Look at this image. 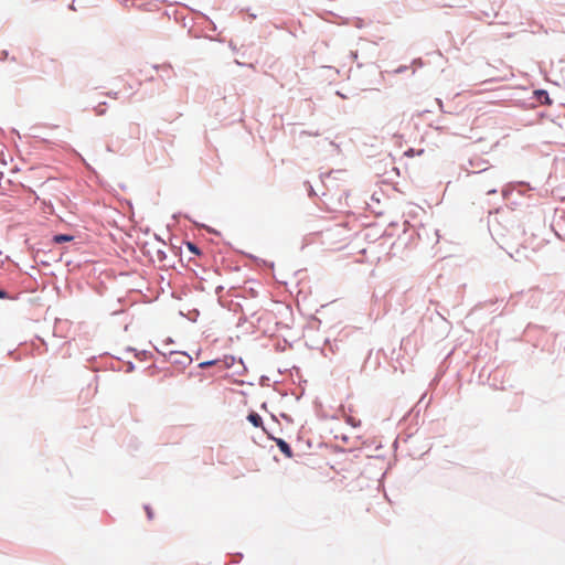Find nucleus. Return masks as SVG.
<instances>
[{
    "instance_id": "f257e3e1",
    "label": "nucleus",
    "mask_w": 565,
    "mask_h": 565,
    "mask_svg": "<svg viewBox=\"0 0 565 565\" xmlns=\"http://www.w3.org/2000/svg\"><path fill=\"white\" fill-rule=\"evenodd\" d=\"M276 445L279 450L288 458H292L294 454L290 446L284 439H276Z\"/></svg>"
},
{
    "instance_id": "6e6552de",
    "label": "nucleus",
    "mask_w": 565,
    "mask_h": 565,
    "mask_svg": "<svg viewBox=\"0 0 565 565\" xmlns=\"http://www.w3.org/2000/svg\"><path fill=\"white\" fill-rule=\"evenodd\" d=\"M405 154H406L407 157H413V156H415V151H414V149H409V150H407V151L405 152Z\"/></svg>"
},
{
    "instance_id": "0eeeda50",
    "label": "nucleus",
    "mask_w": 565,
    "mask_h": 565,
    "mask_svg": "<svg viewBox=\"0 0 565 565\" xmlns=\"http://www.w3.org/2000/svg\"><path fill=\"white\" fill-rule=\"evenodd\" d=\"M104 113H105V109H104V108H102L100 106H98V107L96 108V114H97L98 116L103 115Z\"/></svg>"
},
{
    "instance_id": "39448f33",
    "label": "nucleus",
    "mask_w": 565,
    "mask_h": 565,
    "mask_svg": "<svg viewBox=\"0 0 565 565\" xmlns=\"http://www.w3.org/2000/svg\"><path fill=\"white\" fill-rule=\"evenodd\" d=\"M539 94H540V95H543V96L545 97V100H546V103H547V104H550V103H551L550 97H548V95H547V93H546V92L541 90V92H539Z\"/></svg>"
},
{
    "instance_id": "f03ea898",
    "label": "nucleus",
    "mask_w": 565,
    "mask_h": 565,
    "mask_svg": "<svg viewBox=\"0 0 565 565\" xmlns=\"http://www.w3.org/2000/svg\"><path fill=\"white\" fill-rule=\"evenodd\" d=\"M247 419L255 427H262L263 426L262 417L257 413H255V412L249 413L248 416H247Z\"/></svg>"
},
{
    "instance_id": "9d476101",
    "label": "nucleus",
    "mask_w": 565,
    "mask_h": 565,
    "mask_svg": "<svg viewBox=\"0 0 565 565\" xmlns=\"http://www.w3.org/2000/svg\"><path fill=\"white\" fill-rule=\"evenodd\" d=\"M6 297H7V292L4 290L0 289V298H6Z\"/></svg>"
},
{
    "instance_id": "423d86ee",
    "label": "nucleus",
    "mask_w": 565,
    "mask_h": 565,
    "mask_svg": "<svg viewBox=\"0 0 565 565\" xmlns=\"http://www.w3.org/2000/svg\"><path fill=\"white\" fill-rule=\"evenodd\" d=\"M189 249L193 253H199L198 247L194 244L189 243Z\"/></svg>"
},
{
    "instance_id": "20e7f679",
    "label": "nucleus",
    "mask_w": 565,
    "mask_h": 565,
    "mask_svg": "<svg viewBox=\"0 0 565 565\" xmlns=\"http://www.w3.org/2000/svg\"><path fill=\"white\" fill-rule=\"evenodd\" d=\"M216 363H217V361H206V362H202V363H200V367H203V369H204V367H207V366L214 365V364H216Z\"/></svg>"
},
{
    "instance_id": "7ed1b4c3",
    "label": "nucleus",
    "mask_w": 565,
    "mask_h": 565,
    "mask_svg": "<svg viewBox=\"0 0 565 565\" xmlns=\"http://www.w3.org/2000/svg\"><path fill=\"white\" fill-rule=\"evenodd\" d=\"M72 239H73L72 236L64 235V234L54 236V242H56V243L70 242Z\"/></svg>"
},
{
    "instance_id": "1a4fd4ad",
    "label": "nucleus",
    "mask_w": 565,
    "mask_h": 565,
    "mask_svg": "<svg viewBox=\"0 0 565 565\" xmlns=\"http://www.w3.org/2000/svg\"><path fill=\"white\" fill-rule=\"evenodd\" d=\"M146 510H147L148 518L152 519L153 518L152 511L149 508H147Z\"/></svg>"
}]
</instances>
